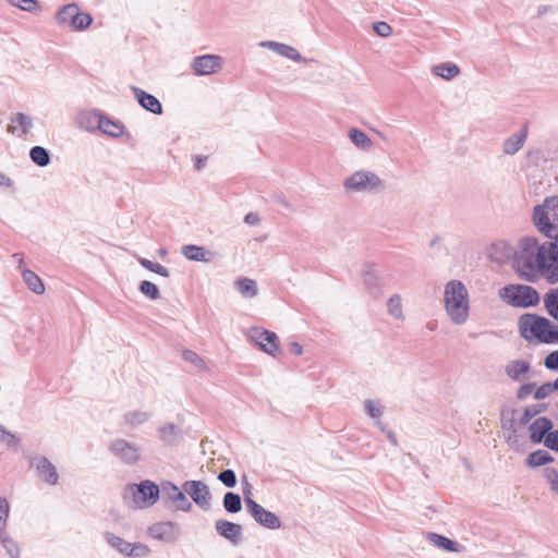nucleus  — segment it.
<instances>
[{"instance_id":"f257e3e1","label":"nucleus","mask_w":558,"mask_h":558,"mask_svg":"<svg viewBox=\"0 0 558 558\" xmlns=\"http://www.w3.org/2000/svg\"><path fill=\"white\" fill-rule=\"evenodd\" d=\"M514 266L519 275L532 280L542 276L548 282L558 281V233L539 243L534 236L520 240L514 256Z\"/></svg>"},{"instance_id":"f03ea898","label":"nucleus","mask_w":558,"mask_h":558,"mask_svg":"<svg viewBox=\"0 0 558 558\" xmlns=\"http://www.w3.org/2000/svg\"><path fill=\"white\" fill-rule=\"evenodd\" d=\"M444 307L450 322L464 325L470 316V295L465 284L460 280H450L444 290Z\"/></svg>"},{"instance_id":"7ed1b4c3","label":"nucleus","mask_w":558,"mask_h":558,"mask_svg":"<svg viewBox=\"0 0 558 558\" xmlns=\"http://www.w3.org/2000/svg\"><path fill=\"white\" fill-rule=\"evenodd\" d=\"M520 335L529 342L557 343L558 327L537 314H523L518 322Z\"/></svg>"},{"instance_id":"20e7f679","label":"nucleus","mask_w":558,"mask_h":558,"mask_svg":"<svg viewBox=\"0 0 558 558\" xmlns=\"http://www.w3.org/2000/svg\"><path fill=\"white\" fill-rule=\"evenodd\" d=\"M533 222L537 231L546 238L558 233V196L545 198L533 209Z\"/></svg>"},{"instance_id":"39448f33","label":"nucleus","mask_w":558,"mask_h":558,"mask_svg":"<svg viewBox=\"0 0 558 558\" xmlns=\"http://www.w3.org/2000/svg\"><path fill=\"white\" fill-rule=\"evenodd\" d=\"M502 302L512 307H532L539 303V294L535 288L526 284H507L499 289Z\"/></svg>"},{"instance_id":"423d86ee","label":"nucleus","mask_w":558,"mask_h":558,"mask_svg":"<svg viewBox=\"0 0 558 558\" xmlns=\"http://www.w3.org/2000/svg\"><path fill=\"white\" fill-rule=\"evenodd\" d=\"M131 497L132 504L137 509H144L155 505L160 497V487L149 480L138 484H131L126 488V497Z\"/></svg>"},{"instance_id":"0eeeda50","label":"nucleus","mask_w":558,"mask_h":558,"mask_svg":"<svg viewBox=\"0 0 558 558\" xmlns=\"http://www.w3.org/2000/svg\"><path fill=\"white\" fill-rule=\"evenodd\" d=\"M343 187L348 192H373L385 187L384 181L373 171L359 170L343 181Z\"/></svg>"},{"instance_id":"6e6552de","label":"nucleus","mask_w":558,"mask_h":558,"mask_svg":"<svg viewBox=\"0 0 558 558\" xmlns=\"http://www.w3.org/2000/svg\"><path fill=\"white\" fill-rule=\"evenodd\" d=\"M56 20L60 25H69L74 31H83L87 28L93 19L88 13H83L76 3L63 5L56 15Z\"/></svg>"},{"instance_id":"1a4fd4ad","label":"nucleus","mask_w":558,"mask_h":558,"mask_svg":"<svg viewBox=\"0 0 558 558\" xmlns=\"http://www.w3.org/2000/svg\"><path fill=\"white\" fill-rule=\"evenodd\" d=\"M104 538L110 547L119 551L124 557L141 558L145 557L149 553V548L145 544L130 543L111 532H106L104 534Z\"/></svg>"},{"instance_id":"9d476101","label":"nucleus","mask_w":558,"mask_h":558,"mask_svg":"<svg viewBox=\"0 0 558 558\" xmlns=\"http://www.w3.org/2000/svg\"><path fill=\"white\" fill-rule=\"evenodd\" d=\"M160 494L163 501L173 510L190 512L193 508L192 502L175 484L163 482L160 486Z\"/></svg>"},{"instance_id":"9b49d317","label":"nucleus","mask_w":558,"mask_h":558,"mask_svg":"<svg viewBox=\"0 0 558 558\" xmlns=\"http://www.w3.org/2000/svg\"><path fill=\"white\" fill-rule=\"evenodd\" d=\"M110 452L125 464L133 465L141 460L140 447L123 438H117L109 446Z\"/></svg>"},{"instance_id":"f8f14e48","label":"nucleus","mask_w":558,"mask_h":558,"mask_svg":"<svg viewBox=\"0 0 558 558\" xmlns=\"http://www.w3.org/2000/svg\"><path fill=\"white\" fill-rule=\"evenodd\" d=\"M244 502L248 513L258 524L270 530H277L281 526L280 519L274 512L266 510L254 499L245 497Z\"/></svg>"},{"instance_id":"ddd939ff","label":"nucleus","mask_w":558,"mask_h":558,"mask_svg":"<svg viewBox=\"0 0 558 558\" xmlns=\"http://www.w3.org/2000/svg\"><path fill=\"white\" fill-rule=\"evenodd\" d=\"M248 338L270 355H276L279 351L278 337L272 331L253 327L248 330Z\"/></svg>"},{"instance_id":"4468645a","label":"nucleus","mask_w":558,"mask_h":558,"mask_svg":"<svg viewBox=\"0 0 558 558\" xmlns=\"http://www.w3.org/2000/svg\"><path fill=\"white\" fill-rule=\"evenodd\" d=\"M183 490L202 509L208 510L210 507L211 495L208 486L202 481H186L182 485Z\"/></svg>"},{"instance_id":"2eb2a0df","label":"nucleus","mask_w":558,"mask_h":558,"mask_svg":"<svg viewBox=\"0 0 558 558\" xmlns=\"http://www.w3.org/2000/svg\"><path fill=\"white\" fill-rule=\"evenodd\" d=\"M191 66L196 75H210L221 70L222 58L217 54L198 56L193 59Z\"/></svg>"},{"instance_id":"dca6fc26","label":"nucleus","mask_w":558,"mask_h":558,"mask_svg":"<svg viewBox=\"0 0 558 558\" xmlns=\"http://www.w3.org/2000/svg\"><path fill=\"white\" fill-rule=\"evenodd\" d=\"M31 463L35 466L38 476L43 478L47 484L51 486L58 484L59 474L56 466L48 458L44 456L35 457L32 458Z\"/></svg>"},{"instance_id":"f3484780","label":"nucleus","mask_w":558,"mask_h":558,"mask_svg":"<svg viewBox=\"0 0 558 558\" xmlns=\"http://www.w3.org/2000/svg\"><path fill=\"white\" fill-rule=\"evenodd\" d=\"M215 530L218 535L229 541L232 545H239L242 541L243 529L241 524L219 519L215 522Z\"/></svg>"},{"instance_id":"a211bd4d","label":"nucleus","mask_w":558,"mask_h":558,"mask_svg":"<svg viewBox=\"0 0 558 558\" xmlns=\"http://www.w3.org/2000/svg\"><path fill=\"white\" fill-rule=\"evenodd\" d=\"M363 283L367 292L375 299L381 295L380 278L374 264H365L362 270Z\"/></svg>"},{"instance_id":"6ab92c4d","label":"nucleus","mask_w":558,"mask_h":558,"mask_svg":"<svg viewBox=\"0 0 558 558\" xmlns=\"http://www.w3.org/2000/svg\"><path fill=\"white\" fill-rule=\"evenodd\" d=\"M33 128V119L31 116L17 112L10 118V124L7 131L17 137H24Z\"/></svg>"},{"instance_id":"aec40b11","label":"nucleus","mask_w":558,"mask_h":558,"mask_svg":"<svg viewBox=\"0 0 558 558\" xmlns=\"http://www.w3.org/2000/svg\"><path fill=\"white\" fill-rule=\"evenodd\" d=\"M13 258L19 260V269L21 270L24 282L27 287L37 294H43L45 292V286L41 279L32 270L24 267V260L21 254L16 253L13 255Z\"/></svg>"},{"instance_id":"412c9836","label":"nucleus","mask_w":558,"mask_h":558,"mask_svg":"<svg viewBox=\"0 0 558 558\" xmlns=\"http://www.w3.org/2000/svg\"><path fill=\"white\" fill-rule=\"evenodd\" d=\"M551 428H553V423L548 417H545V416L537 417L530 425L531 440L534 444L544 442L547 435L550 433Z\"/></svg>"},{"instance_id":"4be33fe9","label":"nucleus","mask_w":558,"mask_h":558,"mask_svg":"<svg viewBox=\"0 0 558 558\" xmlns=\"http://www.w3.org/2000/svg\"><path fill=\"white\" fill-rule=\"evenodd\" d=\"M101 116L97 110H83L76 117V124L80 129L87 132L98 131Z\"/></svg>"},{"instance_id":"5701e85b","label":"nucleus","mask_w":558,"mask_h":558,"mask_svg":"<svg viewBox=\"0 0 558 558\" xmlns=\"http://www.w3.org/2000/svg\"><path fill=\"white\" fill-rule=\"evenodd\" d=\"M133 92L136 96L138 104L147 111L160 114L162 112V106L160 101L151 94L144 92L141 88L134 87Z\"/></svg>"},{"instance_id":"b1692460","label":"nucleus","mask_w":558,"mask_h":558,"mask_svg":"<svg viewBox=\"0 0 558 558\" xmlns=\"http://www.w3.org/2000/svg\"><path fill=\"white\" fill-rule=\"evenodd\" d=\"M151 417L149 411L144 410H130L126 411L122 416V422L130 428H137L148 422Z\"/></svg>"},{"instance_id":"393cba45","label":"nucleus","mask_w":558,"mask_h":558,"mask_svg":"<svg viewBox=\"0 0 558 558\" xmlns=\"http://www.w3.org/2000/svg\"><path fill=\"white\" fill-rule=\"evenodd\" d=\"M530 369V363L523 360H512L505 367L507 376L515 381L522 380Z\"/></svg>"},{"instance_id":"a878e982","label":"nucleus","mask_w":558,"mask_h":558,"mask_svg":"<svg viewBox=\"0 0 558 558\" xmlns=\"http://www.w3.org/2000/svg\"><path fill=\"white\" fill-rule=\"evenodd\" d=\"M259 45L262 47H267L272 51L277 52L278 54L283 56L293 61L299 62L303 60L302 56L295 48L288 46L286 44H280L276 41H262Z\"/></svg>"},{"instance_id":"bb28decb","label":"nucleus","mask_w":558,"mask_h":558,"mask_svg":"<svg viewBox=\"0 0 558 558\" xmlns=\"http://www.w3.org/2000/svg\"><path fill=\"white\" fill-rule=\"evenodd\" d=\"M182 255L189 260L205 263L210 262L214 256L211 252L206 251L203 246L194 244L184 245L182 247Z\"/></svg>"},{"instance_id":"cd10ccee","label":"nucleus","mask_w":558,"mask_h":558,"mask_svg":"<svg viewBox=\"0 0 558 558\" xmlns=\"http://www.w3.org/2000/svg\"><path fill=\"white\" fill-rule=\"evenodd\" d=\"M174 523L159 522L149 527V534L153 538L170 542L173 538Z\"/></svg>"},{"instance_id":"c85d7f7f","label":"nucleus","mask_w":558,"mask_h":558,"mask_svg":"<svg viewBox=\"0 0 558 558\" xmlns=\"http://www.w3.org/2000/svg\"><path fill=\"white\" fill-rule=\"evenodd\" d=\"M234 287L238 289L240 294L244 298H255L258 294V287L255 280L251 278H238L234 281Z\"/></svg>"},{"instance_id":"c756f323","label":"nucleus","mask_w":558,"mask_h":558,"mask_svg":"<svg viewBox=\"0 0 558 558\" xmlns=\"http://www.w3.org/2000/svg\"><path fill=\"white\" fill-rule=\"evenodd\" d=\"M527 132L522 130L520 133L513 134L504 142V153L507 155H514L523 146L526 140Z\"/></svg>"},{"instance_id":"7c9ffc66","label":"nucleus","mask_w":558,"mask_h":558,"mask_svg":"<svg viewBox=\"0 0 558 558\" xmlns=\"http://www.w3.org/2000/svg\"><path fill=\"white\" fill-rule=\"evenodd\" d=\"M98 131H101L111 137H119L123 134L124 126L119 121H113L106 116H101Z\"/></svg>"},{"instance_id":"2f4dec72","label":"nucleus","mask_w":558,"mask_h":558,"mask_svg":"<svg viewBox=\"0 0 558 558\" xmlns=\"http://www.w3.org/2000/svg\"><path fill=\"white\" fill-rule=\"evenodd\" d=\"M428 539L438 548L449 553H458L462 547L459 543L437 533H428Z\"/></svg>"},{"instance_id":"473e14b6","label":"nucleus","mask_w":558,"mask_h":558,"mask_svg":"<svg viewBox=\"0 0 558 558\" xmlns=\"http://www.w3.org/2000/svg\"><path fill=\"white\" fill-rule=\"evenodd\" d=\"M554 461L555 458L548 451L539 449L534 452H531L527 456L525 463L530 468H538L544 466Z\"/></svg>"},{"instance_id":"72a5a7b5","label":"nucleus","mask_w":558,"mask_h":558,"mask_svg":"<svg viewBox=\"0 0 558 558\" xmlns=\"http://www.w3.org/2000/svg\"><path fill=\"white\" fill-rule=\"evenodd\" d=\"M349 138L359 149L372 150L374 147L372 140L362 130L351 129L349 131Z\"/></svg>"},{"instance_id":"f704fd0d","label":"nucleus","mask_w":558,"mask_h":558,"mask_svg":"<svg viewBox=\"0 0 558 558\" xmlns=\"http://www.w3.org/2000/svg\"><path fill=\"white\" fill-rule=\"evenodd\" d=\"M432 72L446 81H450L460 73V69L457 64L451 62H445L437 64L433 68Z\"/></svg>"},{"instance_id":"c9c22d12","label":"nucleus","mask_w":558,"mask_h":558,"mask_svg":"<svg viewBox=\"0 0 558 558\" xmlns=\"http://www.w3.org/2000/svg\"><path fill=\"white\" fill-rule=\"evenodd\" d=\"M0 543L10 558H21V549L17 542L5 531L0 532Z\"/></svg>"},{"instance_id":"e433bc0d","label":"nucleus","mask_w":558,"mask_h":558,"mask_svg":"<svg viewBox=\"0 0 558 558\" xmlns=\"http://www.w3.org/2000/svg\"><path fill=\"white\" fill-rule=\"evenodd\" d=\"M223 508L229 513H238L242 509V500L239 494L228 492L223 496Z\"/></svg>"},{"instance_id":"4c0bfd02","label":"nucleus","mask_w":558,"mask_h":558,"mask_svg":"<svg viewBox=\"0 0 558 558\" xmlns=\"http://www.w3.org/2000/svg\"><path fill=\"white\" fill-rule=\"evenodd\" d=\"M544 305L548 314L558 322V289L550 290L545 294Z\"/></svg>"},{"instance_id":"58836bf2","label":"nucleus","mask_w":558,"mask_h":558,"mask_svg":"<svg viewBox=\"0 0 558 558\" xmlns=\"http://www.w3.org/2000/svg\"><path fill=\"white\" fill-rule=\"evenodd\" d=\"M29 157L39 167H46L50 162L49 151L41 146H34L29 151Z\"/></svg>"},{"instance_id":"ea45409f","label":"nucleus","mask_w":558,"mask_h":558,"mask_svg":"<svg viewBox=\"0 0 558 558\" xmlns=\"http://www.w3.org/2000/svg\"><path fill=\"white\" fill-rule=\"evenodd\" d=\"M387 312L393 318L402 320L404 319L403 311H402V301L399 294L391 295L387 301Z\"/></svg>"},{"instance_id":"a19ab883","label":"nucleus","mask_w":558,"mask_h":558,"mask_svg":"<svg viewBox=\"0 0 558 558\" xmlns=\"http://www.w3.org/2000/svg\"><path fill=\"white\" fill-rule=\"evenodd\" d=\"M158 432L160 439L167 445L174 444L179 435L178 427L172 423L160 426Z\"/></svg>"},{"instance_id":"79ce46f5","label":"nucleus","mask_w":558,"mask_h":558,"mask_svg":"<svg viewBox=\"0 0 558 558\" xmlns=\"http://www.w3.org/2000/svg\"><path fill=\"white\" fill-rule=\"evenodd\" d=\"M543 477L549 485V489L558 494V470L553 466H546L543 469Z\"/></svg>"},{"instance_id":"37998d69","label":"nucleus","mask_w":558,"mask_h":558,"mask_svg":"<svg viewBox=\"0 0 558 558\" xmlns=\"http://www.w3.org/2000/svg\"><path fill=\"white\" fill-rule=\"evenodd\" d=\"M138 263L147 270L156 272L162 277L168 278L170 276L168 268H166L165 266H162L158 263H154L144 257L138 258Z\"/></svg>"},{"instance_id":"c03bdc74","label":"nucleus","mask_w":558,"mask_h":558,"mask_svg":"<svg viewBox=\"0 0 558 558\" xmlns=\"http://www.w3.org/2000/svg\"><path fill=\"white\" fill-rule=\"evenodd\" d=\"M138 289L144 295H146L150 300H158L160 298L158 287L148 280L142 281L140 283Z\"/></svg>"},{"instance_id":"a18cd8bd","label":"nucleus","mask_w":558,"mask_h":558,"mask_svg":"<svg viewBox=\"0 0 558 558\" xmlns=\"http://www.w3.org/2000/svg\"><path fill=\"white\" fill-rule=\"evenodd\" d=\"M364 410L366 414L375 421L379 420L383 415V407L380 403L371 399L364 401Z\"/></svg>"},{"instance_id":"49530a36","label":"nucleus","mask_w":558,"mask_h":558,"mask_svg":"<svg viewBox=\"0 0 558 558\" xmlns=\"http://www.w3.org/2000/svg\"><path fill=\"white\" fill-rule=\"evenodd\" d=\"M8 2L26 12H35L39 9L37 0H8Z\"/></svg>"},{"instance_id":"de8ad7c7","label":"nucleus","mask_w":558,"mask_h":558,"mask_svg":"<svg viewBox=\"0 0 558 558\" xmlns=\"http://www.w3.org/2000/svg\"><path fill=\"white\" fill-rule=\"evenodd\" d=\"M218 480L227 487H234L236 484V475L233 470L226 469L218 474Z\"/></svg>"},{"instance_id":"09e8293b","label":"nucleus","mask_w":558,"mask_h":558,"mask_svg":"<svg viewBox=\"0 0 558 558\" xmlns=\"http://www.w3.org/2000/svg\"><path fill=\"white\" fill-rule=\"evenodd\" d=\"M0 441L8 447H16L19 444V438L11 432L7 430L5 427L0 425Z\"/></svg>"},{"instance_id":"8fccbe9b","label":"nucleus","mask_w":558,"mask_h":558,"mask_svg":"<svg viewBox=\"0 0 558 558\" xmlns=\"http://www.w3.org/2000/svg\"><path fill=\"white\" fill-rule=\"evenodd\" d=\"M9 513L10 507L8 500L0 497V532L5 531Z\"/></svg>"},{"instance_id":"3c124183","label":"nucleus","mask_w":558,"mask_h":558,"mask_svg":"<svg viewBox=\"0 0 558 558\" xmlns=\"http://www.w3.org/2000/svg\"><path fill=\"white\" fill-rule=\"evenodd\" d=\"M183 357H184L185 361L192 363L197 368H199V369H204L205 368V362L203 361V359L196 352L191 351V350H185L183 352Z\"/></svg>"},{"instance_id":"603ef678","label":"nucleus","mask_w":558,"mask_h":558,"mask_svg":"<svg viewBox=\"0 0 558 558\" xmlns=\"http://www.w3.org/2000/svg\"><path fill=\"white\" fill-rule=\"evenodd\" d=\"M543 444L546 448L558 452V429L550 430Z\"/></svg>"},{"instance_id":"864d4df0","label":"nucleus","mask_w":558,"mask_h":558,"mask_svg":"<svg viewBox=\"0 0 558 558\" xmlns=\"http://www.w3.org/2000/svg\"><path fill=\"white\" fill-rule=\"evenodd\" d=\"M373 29L380 37H388L391 34V26L386 22L374 23Z\"/></svg>"},{"instance_id":"5fc2aeb1","label":"nucleus","mask_w":558,"mask_h":558,"mask_svg":"<svg viewBox=\"0 0 558 558\" xmlns=\"http://www.w3.org/2000/svg\"><path fill=\"white\" fill-rule=\"evenodd\" d=\"M554 391L551 383L543 384L535 390L534 398L536 400H542L547 398Z\"/></svg>"},{"instance_id":"6e6d98bb","label":"nucleus","mask_w":558,"mask_h":558,"mask_svg":"<svg viewBox=\"0 0 558 558\" xmlns=\"http://www.w3.org/2000/svg\"><path fill=\"white\" fill-rule=\"evenodd\" d=\"M538 413V410H536L534 407H527L524 409V412L519 418V425H526L536 414Z\"/></svg>"},{"instance_id":"4d7b16f0","label":"nucleus","mask_w":558,"mask_h":558,"mask_svg":"<svg viewBox=\"0 0 558 558\" xmlns=\"http://www.w3.org/2000/svg\"><path fill=\"white\" fill-rule=\"evenodd\" d=\"M535 384L534 383H529V384H524L522 385L519 389H518V392H517V398L519 400H524L525 398H527L535 389Z\"/></svg>"},{"instance_id":"13d9d810","label":"nucleus","mask_w":558,"mask_h":558,"mask_svg":"<svg viewBox=\"0 0 558 558\" xmlns=\"http://www.w3.org/2000/svg\"><path fill=\"white\" fill-rule=\"evenodd\" d=\"M545 366L551 371H558V351L549 353L545 359Z\"/></svg>"},{"instance_id":"bf43d9fd","label":"nucleus","mask_w":558,"mask_h":558,"mask_svg":"<svg viewBox=\"0 0 558 558\" xmlns=\"http://www.w3.org/2000/svg\"><path fill=\"white\" fill-rule=\"evenodd\" d=\"M506 442L511 448L518 449L520 447V435L518 430L507 433Z\"/></svg>"},{"instance_id":"052dcab7","label":"nucleus","mask_w":558,"mask_h":558,"mask_svg":"<svg viewBox=\"0 0 558 558\" xmlns=\"http://www.w3.org/2000/svg\"><path fill=\"white\" fill-rule=\"evenodd\" d=\"M518 425L519 421L517 422L514 418L501 420V427L505 433L518 430Z\"/></svg>"},{"instance_id":"680f3d73","label":"nucleus","mask_w":558,"mask_h":558,"mask_svg":"<svg viewBox=\"0 0 558 558\" xmlns=\"http://www.w3.org/2000/svg\"><path fill=\"white\" fill-rule=\"evenodd\" d=\"M244 221L245 223L247 225H251V226H256L259 223V217L257 214L255 213H248L245 215L244 217Z\"/></svg>"},{"instance_id":"e2e57ef3","label":"nucleus","mask_w":558,"mask_h":558,"mask_svg":"<svg viewBox=\"0 0 558 558\" xmlns=\"http://www.w3.org/2000/svg\"><path fill=\"white\" fill-rule=\"evenodd\" d=\"M194 161H195L194 162L195 169L197 171H201L206 165L207 157L198 155V156H195Z\"/></svg>"},{"instance_id":"0e129e2a","label":"nucleus","mask_w":558,"mask_h":558,"mask_svg":"<svg viewBox=\"0 0 558 558\" xmlns=\"http://www.w3.org/2000/svg\"><path fill=\"white\" fill-rule=\"evenodd\" d=\"M290 351L291 353H293L294 355H301L303 353V348L300 343L298 342H292L290 344Z\"/></svg>"},{"instance_id":"69168bd1","label":"nucleus","mask_w":558,"mask_h":558,"mask_svg":"<svg viewBox=\"0 0 558 558\" xmlns=\"http://www.w3.org/2000/svg\"><path fill=\"white\" fill-rule=\"evenodd\" d=\"M0 186H12V180L2 172H0Z\"/></svg>"},{"instance_id":"338daca9","label":"nucleus","mask_w":558,"mask_h":558,"mask_svg":"<svg viewBox=\"0 0 558 558\" xmlns=\"http://www.w3.org/2000/svg\"><path fill=\"white\" fill-rule=\"evenodd\" d=\"M554 9L550 5H541L537 9V16H543L544 14L551 12Z\"/></svg>"},{"instance_id":"774afa93","label":"nucleus","mask_w":558,"mask_h":558,"mask_svg":"<svg viewBox=\"0 0 558 558\" xmlns=\"http://www.w3.org/2000/svg\"><path fill=\"white\" fill-rule=\"evenodd\" d=\"M386 436L392 446H398L397 436L392 430H388Z\"/></svg>"}]
</instances>
